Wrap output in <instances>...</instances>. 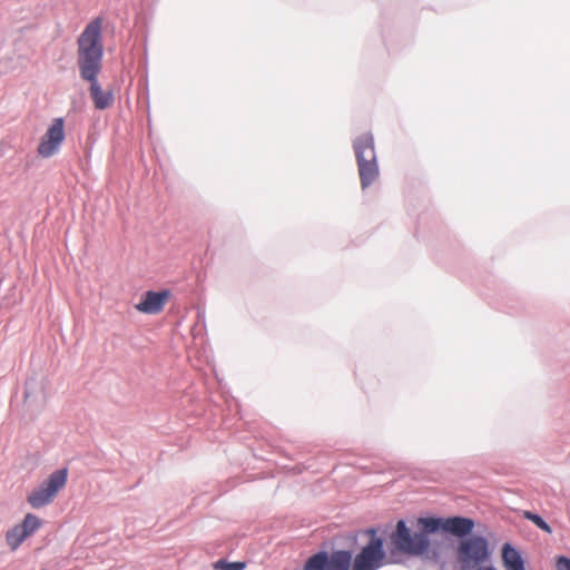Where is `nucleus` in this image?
<instances>
[{
	"label": "nucleus",
	"mask_w": 570,
	"mask_h": 570,
	"mask_svg": "<svg viewBox=\"0 0 570 570\" xmlns=\"http://www.w3.org/2000/svg\"><path fill=\"white\" fill-rule=\"evenodd\" d=\"M417 531L412 532L405 521L399 520L395 531L390 535L392 553L395 551L409 556H422L430 550L429 534L443 531L456 537H465L474 529V521L464 517L419 518Z\"/></svg>",
	"instance_id": "f257e3e1"
},
{
	"label": "nucleus",
	"mask_w": 570,
	"mask_h": 570,
	"mask_svg": "<svg viewBox=\"0 0 570 570\" xmlns=\"http://www.w3.org/2000/svg\"><path fill=\"white\" fill-rule=\"evenodd\" d=\"M101 29V20L94 19L86 26L77 40V63L81 78L94 79V76L99 75L101 70L104 56Z\"/></svg>",
	"instance_id": "f03ea898"
},
{
	"label": "nucleus",
	"mask_w": 570,
	"mask_h": 570,
	"mask_svg": "<svg viewBox=\"0 0 570 570\" xmlns=\"http://www.w3.org/2000/svg\"><path fill=\"white\" fill-rule=\"evenodd\" d=\"M362 188L368 187L379 177L380 170L374 148V138L365 132L353 142Z\"/></svg>",
	"instance_id": "7ed1b4c3"
},
{
	"label": "nucleus",
	"mask_w": 570,
	"mask_h": 570,
	"mask_svg": "<svg viewBox=\"0 0 570 570\" xmlns=\"http://www.w3.org/2000/svg\"><path fill=\"white\" fill-rule=\"evenodd\" d=\"M489 543L485 538L473 535L462 539L456 548V559L462 570H470L488 560Z\"/></svg>",
	"instance_id": "20e7f679"
},
{
	"label": "nucleus",
	"mask_w": 570,
	"mask_h": 570,
	"mask_svg": "<svg viewBox=\"0 0 570 570\" xmlns=\"http://www.w3.org/2000/svg\"><path fill=\"white\" fill-rule=\"evenodd\" d=\"M68 470L60 469L51 473L37 489L32 490L27 501L33 509H40L53 501L58 492L65 488Z\"/></svg>",
	"instance_id": "39448f33"
},
{
	"label": "nucleus",
	"mask_w": 570,
	"mask_h": 570,
	"mask_svg": "<svg viewBox=\"0 0 570 570\" xmlns=\"http://www.w3.org/2000/svg\"><path fill=\"white\" fill-rule=\"evenodd\" d=\"M387 562L383 540L381 538H372L354 558L352 569L377 570Z\"/></svg>",
	"instance_id": "423d86ee"
},
{
	"label": "nucleus",
	"mask_w": 570,
	"mask_h": 570,
	"mask_svg": "<svg viewBox=\"0 0 570 570\" xmlns=\"http://www.w3.org/2000/svg\"><path fill=\"white\" fill-rule=\"evenodd\" d=\"M65 121L61 117L55 118L40 138L37 153L42 158L56 155L65 140Z\"/></svg>",
	"instance_id": "0eeeda50"
},
{
	"label": "nucleus",
	"mask_w": 570,
	"mask_h": 570,
	"mask_svg": "<svg viewBox=\"0 0 570 570\" xmlns=\"http://www.w3.org/2000/svg\"><path fill=\"white\" fill-rule=\"evenodd\" d=\"M351 560L347 551H336L331 557L326 552H318L307 560L304 570H348Z\"/></svg>",
	"instance_id": "6e6552de"
},
{
	"label": "nucleus",
	"mask_w": 570,
	"mask_h": 570,
	"mask_svg": "<svg viewBox=\"0 0 570 570\" xmlns=\"http://www.w3.org/2000/svg\"><path fill=\"white\" fill-rule=\"evenodd\" d=\"M42 525V521L32 513H27L23 520L9 529L6 533V542L11 551H16L24 540L32 535Z\"/></svg>",
	"instance_id": "1a4fd4ad"
},
{
	"label": "nucleus",
	"mask_w": 570,
	"mask_h": 570,
	"mask_svg": "<svg viewBox=\"0 0 570 570\" xmlns=\"http://www.w3.org/2000/svg\"><path fill=\"white\" fill-rule=\"evenodd\" d=\"M169 295L170 294L168 291H148L136 305V308L145 314H158L163 311L166 302L169 298Z\"/></svg>",
	"instance_id": "9d476101"
},
{
	"label": "nucleus",
	"mask_w": 570,
	"mask_h": 570,
	"mask_svg": "<svg viewBox=\"0 0 570 570\" xmlns=\"http://www.w3.org/2000/svg\"><path fill=\"white\" fill-rule=\"evenodd\" d=\"M98 75L94 76V79L82 78L86 81L90 82V95L94 100V105L97 109H106L111 106L114 101L112 94L109 91H104L98 83Z\"/></svg>",
	"instance_id": "9b49d317"
},
{
	"label": "nucleus",
	"mask_w": 570,
	"mask_h": 570,
	"mask_svg": "<svg viewBox=\"0 0 570 570\" xmlns=\"http://www.w3.org/2000/svg\"><path fill=\"white\" fill-rule=\"evenodd\" d=\"M501 559L504 570H525L524 561L520 552L510 543L502 546Z\"/></svg>",
	"instance_id": "f8f14e48"
},
{
	"label": "nucleus",
	"mask_w": 570,
	"mask_h": 570,
	"mask_svg": "<svg viewBox=\"0 0 570 570\" xmlns=\"http://www.w3.org/2000/svg\"><path fill=\"white\" fill-rule=\"evenodd\" d=\"M215 570H244L246 568V563L242 561L228 562L226 560H218L213 564Z\"/></svg>",
	"instance_id": "ddd939ff"
},
{
	"label": "nucleus",
	"mask_w": 570,
	"mask_h": 570,
	"mask_svg": "<svg viewBox=\"0 0 570 570\" xmlns=\"http://www.w3.org/2000/svg\"><path fill=\"white\" fill-rule=\"evenodd\" d=\"M523 515L525 519L532 521L538 528H540L544 532H552L551 527L540 515L532 513L530 511H524Z\"/></svg>",
	"instance_id": "4468645a"
},
{
	"label": "nucleus",
	"mask_w": 570,
	"mask_h": 570,
	"mask_svg": "<svg viewBox=\"0 0 570 570\" xmlns=\"http://www.w3.org/2000/svg\"><path fill=\"white\" fill-rule=\"evenodd\" d=\"M557 570H570V559L567 557H558L556 562Z\"/></svg>",
	"instance_id": "2eb2a0df"
},
{
	"label": "nucleus",
	"mask_w": 570,
	"mask_h": 570,
	"mask_svg": "<svg viewBox=\"0 0 570 570\" xmlns=\"http://www.w3.org/2000/svg\"><path fill=\"white\" fill-rule=\"evenodd\" d=\"M475 570H497V569L493 567L487 566V567H479Z\"/></svg>",
	"instance_id": "dca6fc26"
}]
</instances>
